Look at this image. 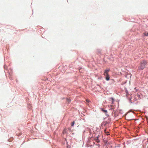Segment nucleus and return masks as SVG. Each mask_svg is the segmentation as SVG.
I'll list each match as a JSON object with an SVG mask.
<instances>
[{
    "label": "nucleus",
    "instance_id": "nucleus-1",
    "mask_svg": "<svg viewBox=\"0 0 148 148\" xmlns=\"http://www.w3.org/2000/svg\"><path fill=\"white\" fill-rule=\"evenodd\" d=\"M147 64V61L145 60H143L140 63V65L138 67V69L141 70H143Z\"/></svg>",
    "mask_w": 148,
    "mask_h": 148
},
{
    "label": "nucleus",
    "instance_id": "nucleus-2",
    "mask_svg": "<svg viewBox=\"0 0 148 148\" xmlns=\"http://www.w3.org/2000/svg\"><path fill=\"white\" fill-rule=\"evenodd\" d=\"M106 80L107 81H108L110 79V77L109 76V75H108L106 76Z\"/></svg>",
    "mask_w": 148,
    "mask_h": 148
},
{
    "label": "nucleus",
    "instance_id": "nucleus-3",
    "mask_svg": "<svg viewBox=\"0 0 148 148\" xmlns=\"http://www.w3.org/2000/svg\"><path fill=\"white\" fill-rule=\"evenodd\" d=\"M66 100L67 101V102L68 103H69L71 102V100L69 98H66Z\"/></svg>",
    "mask_w": 148,
    "mask_h": 148
},
{
    "label": "nucleus",
    "instance_id": "nucleus-4",
    "mask_svg": "<svg viewBox=\"0 0 148 148\" xmlns=\"http://www.w3.org/2000/svg\"><path fill=\"white\" fill-rule=\"evenodd\" d=\"M110 99L111 100V101H112V104H113V103H114V99L112 98V97H111L110 98Z\"/></svg>",
    "mask_w": 148,
    "mask_h": 148
},
{
    "label": "nucleus",
    "instance_id": "nucleus-5",
    "mask_svg": "<svg viewBox=\"0 0 148 148\" xmlns=\"http://www.w3.org/2000/svg\"><path fill=\"white\" fill-rule=\"evenodd\" d=\"M104 132L105 133H106V135H109V132H106V130H104Z\"/></svg>",
    "mask_w": 148,
    "mask_h": 148
},
{
    "label": "nucleus",
    "instance_id": "nucleus-6",
    "mask_svg": "<svg viewBox=\"0 0 148 148\" xmlns=\"http://www.w3.org/2000/svg\"><path fill=\"white\" fill-rule=\"evenodd\" d=\"M144 34L145 36H148V33L147 32H145L144 33Z\"/></svg>",
    "mask_w": 148,
    "mask_h": 148
},
{
    "label": "nucleus",
    "instance_id": "nucleus-7",
    "mask_svg": "<svg viewBox=\"0 0 148 148\" xmlns=\"http://www.w3.org/2000/svg\"><path fill=\"white\" fill-rule=\"evenodd\" d=\"M108 73L107 72H105L104 73V75H105V76H106L108 75Z\"/></svg>",
    "mask_w": 148,
    "mask_h": 148
},
{
    "label": "nucleus",
    "instance_id": "nucleus-8",
    "mask_svg": "<svg viewBox=\"0 0 148 148\" xmlns=\"http://www.w3.org/2000/svg\"><path fill=\"white\" fill-rule=\"evenodd\" d=\"M109 71H110V70L107 69L105 70L104 72H107L108 73V72H109Z\"/></svg>",
    "mask_w": 148,
    "mask_h": 148
},
{
    "label": "nucleus",
    "instance_id": "nucleus-9",
    "mask_svg": "<svg viewBox=\"0 0 148 148\" xmlns=\"http://www.w3.org/2000/svg\"><path fill=\"white\" fill-rule=\"evenodd\" d=\"M96 141L97 143H99V138H97V139H96Z\"/></svg>",
    "mask_w": 148,
    "mask_h": 148
},
{
    "label": "nucleus",
    "instance_id": "nucleus-10",
    "mask_svg": "<svg viewBox=\"0 0 148 148\" xmlns=\"http://www.w3.org/2000/svg\"><path fill=\"white\" fill-rule=\"evenodd\" d=\"M74 123H75V122L74 121V122H73L72 123L71 125V126H73V125H74Z\"/></svg>",
    "mask_w": 148,
    "mask_h": 148
},
{
    "label": "nucleus",
    "instance_id": "nucleus-11",
    "mask_svg": "<svg viewBox=\"0 0 148 148\" xmlns=\"http://www.w3.org/2000/svg\"><path fill=\"white\" fill-rule=\"evenodd\" d=\"M102 110L105 113H106V112H107V111L106 110Z\"/></svg>",
    "mask_w": 148,
    "mask_h": 148
},
{
    "label": "nucleus",
    "instance_id": "nucleus-12",
    "mask_svg": "<svg viewBox=\"0 0 148 148\" xmlns=\"http://www.w3.org/2000/svg\"><path fill=\"white\" fill-rule=\"evenodd\" d=\"M86 102H89V101H90L88 100V99H86Z\"/></svg>",
    "mask_w": 148,
    "mask_h": 148
},
{
    "label": "nucleus",
    "instance_id": "nucleus-13",
    "mask_svg": "<svg viewBox=\"0 0 148 148\" xmlns=\"http://www.w3.org/2000/svg\"><path fill=\"white\" fill-rule=\"evenodd\" d=\"M99 136H98L97 137V138H99Z\"/></svg>",
    "mask_w": 148,
    "mask_h": 148
}]
</instances>
